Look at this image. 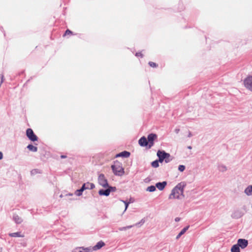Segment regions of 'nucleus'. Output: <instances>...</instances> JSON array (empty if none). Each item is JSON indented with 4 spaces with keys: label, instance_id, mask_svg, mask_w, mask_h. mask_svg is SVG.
<instances>
[{
    "label": "nucleus",
    "instance_id": "24",
    "mask_svg": "<svg viewBox=\"0 0 252 252\" xmlns=\"http://www.w3.org/2000/svg\"><path fill=\"white\" fill-rule=\"evenodd\" d=\"M158 160H156L151 163L152 166L154 168H157L159 166Z\"/></svg>",
    "mask_w": 252,
    "mask_h": 252
},
{
    "label": "nucleus",
    "instance_id": "3",
    "mask_svg": "<svg viewBox=\"0 0 252 252\" xmlns=\"http://www.w3.org/2000/svg\"><path fill=\"white\" fill-rule=\"evenodd\" d=\"M98 183L99 185L106 188L108 187V183L107 179L103 174H100L98 177Z\"/></svg>",
    "mask_w": 252,
    "mask_h": 252
},
{
    "label": "nucleus",
    "instance_id": "8",
    "mask_svg": "<svg viewBox=\"0 0 252 252\" xmlns=\"http://www.w3.org/2000/svg\"><path fill=\"white\" fill-rule=\"evenodd\" d=\"M236 245L241 249H245L248 245V241L244 239H239L238 240L237 244Z\"/></svg>",
    "mask_w": 252,
    "mask_h": 252
},
{
    "label": "nucleus",
    "instance_id": "32",
    "mask_svg": "<svg viewBox=\"0 0 252 252\" xmlns=\"http://www.w3.org/2000/svg\"><path fill=\"white\" fill-rule=\"evenodd\" d=\"M135 56L136 57H143V55L142 54V53L141 52L136 53L135 54Z\"/></svg>",
    "mask_w": 252,
    "mask_h": 252
},
{
    "label": "nucleus",
    "instance_id": "37",
    "mask_svg": "<svg viewBox=\"0 0 252 252\" xmlns=\"http://www.w3.org/2000/svg\"><path fill=\"white\" fill-rule=\"evenodd\" d=\"M3 158V154L2 152H0V160Z\"/></svg>",
    "mask_w": 252,
    "mask_h": 252
},
{
    "label": "nucleus",
    "instance_id": "35",
    "mask_svg": "<svg viewBox=\"0 0 252 252\" xmlns=\"http://www.w3.org/2000/svg\"><path fill=\"white\" fill-rule=\"evenodd\" d=\"M235 214H236V213L232 214V217L233 218H239L241 217L240 216H237L236 215H235Z\"/></svg>",
    "mask_w": 252,
    "mask_h": 252
},
{
    "label": "nucleus",
    "instance_id": "2",
    "mask_svg": "<svg viewBox=\"0 0 252 252\" xmlns=\"http://www.w3.org/2000/svg\"><path fill=\"white\" fill-rule=\"evenodd\" d=\"M111 168L116 176H122L125 173L124 169L122 164L119 162H115L114 164L111 166Z\"/></svg>",
    "mask_w": 252,
    "mask_h": 252
},
{
    "label": "nucleus",
    "instance_id": "13",
    "mask_svg": "<svg viewBox=\"0 0 252 252\" xmlns=\"http://www.w3.org/2000/svg\"><path fill=\"white\" fill-rule=\"evenodd\" d=\"M167 185L166 181L158 182L156 184V187L160 190H163Z\"/></svg>",
    "mask_w": 252,
    "mask_h": 252
},
{
    "label": "nucleus",
    "instance_id": "21",
    "mask_svg": "<svg viewBox=\"0 0 252 252\" xmlns=\"http://www.w3.org/2000/svg\"><path fill=\"white\" fill-rule=\"evenodd\" d=\"M173 159V158L171 156V155L168 153L166 155L165 159L164 160L165 162L167 163L172 161Z\"/></svg>",
    "mask_w": 252,
    "mask_h": 252
},
{
    "label": "nucleus",
    "instance_id": "10",
    "mask_svg": "<svg viewBox=\"0 0 252 252\" xmlns=\"http://www.w3.org/2000/svg\"><path fill=\"white\" fill-rule=\"evenodd\" d=\"M139 144L142 147H145L148 146V142L147 139L145 137H142L138 141Z\"/></svg>",
    "mask_w": 252,
    "mask_h": 252
},
{
    "label": "nucleus",
    "instance_id": "18",
    "mask_svg": "<svg viewBox=\"0 0 252 252\" xmlns=\"http://www.w3.org/2000/svg\"><path fill=\"white\" fill-rule=\"evenodd\" d=\"M110 190L107 189H100L98 191V194L100 195L108 196L110 194Z\"/></svg>",
    "mask_w": 252,
    "mask_h": 252
},
{
    "label": "nucleus",
    "instance_id": "33",
    "mask_svg": "<svg viewBox=\"0 0 252 252\" xmlns=\"http://www.w3.org/2000/svg\"><path fill=\"white\" fill-rule=\"evenodd\" d=\"M119 230L120 231H125V230H126V226L120 227V228H119Z\"/></svg>",
    "mask_w": 252,
    "mask_h": 252
},
{
    "label": "nucleus",
    "instance_id": "7",
    "mask_svg": "<svg viewBox=\"0 0 252 252\" xmlns=\"http://www.w3.org/2000/svg\"><path fill=\"white\" fill-rule=\"evenodd\" d=\"M167 154L164 151L158 150V151L157 155L158 158L159 162L162 163L164 161Z\"/></svg>",
    "mask_w": 252,
    "mask_h": 252
},
{
    "label": "nucleus",
    "instance_id": "31",
    "mask_svg": "<svg viewBox=\"0 0 252 252\" xmlns=\"http://www.w3.org/2000/svg\"><path fill=\"white\" fill-rule=\"evenodd\" d=\"M107 188H108V189L110 190V192L111 191H114L116 189V187H109L108 186V187H107Z\"/></svg>",
    "mask_w": 252,
    "mask_h": 252
},
{
    "label": "nucleus",
    "instance_id": "12",
    "mask_svg": "<svg viewBox=\"0 0 252 252\" xmlns=\"http://www.w3.org/2000/svg\"><path fill=\"white\" fill-rule=\"evenodd\" d=\"M91 248H84L83 247L77 248L74 249L72 252H91Z\"/></svg>",
    "mask_w": 252,
    "mask_h": 252
},
{
    "label": "nucleus",
    "instance_id": "42",
    "mask_svg": "<svg viewBox=\"0 0 252 252\" xmlns=\"http://www.w3.org/2000/svg\"><path fill=\"white\" fill-rule=\"evenodd\" d=\"M188 148L189 149H192V147H191V146H188Z\"/></svg>",
    "mask_w": 252,
    "mask_h": 252
},
{
    "label": "nucleus",
    "instance_id": "4",
    "mask_svg": "<svg viewBox=\"0 0 252 252\" xmlns=\"http://www.w3.org/2000/svg\"><path fill=\"white\" fill-rule=\"evenodd\" d=\"M26 135L29 139L32 141L37 140V137L33 133V130L31 128H28L26 130Z\"/></svg>",
    "mask_w": 252,
    "mask_h": 252
},
{
    "label": "nucleus",
    "instance_id": "41",
    "mask_svg": "<svg viewBox=\"0 0 252 252\" xmlns=\"http://www.w3.org/2000/svg\"><path fill=\"white\" fill-rule=\"evenodd\" d=\"M191 136H192L191 133L190 132H189V134L188 137H191Z\"/></svg>",
    "mask_w": 252,
    "mask_h": 252
},
{
    "label": "nucleus",
    "instance_id": "28",
    "mask_svg": "<svg viewBox=\"0 0 252 252\" xmlns=\"http://www.w3.org/2000/svg\"><path fill=\"white\" fill-rule=\"evenodd\" d=\"M122 201L125 204V211H126L128 206V205L129 204V202H127L126 201H124V200H122Z\"/></svg>",
    "mask_w": 252,
    "mask_h": 252
},
{
    "label": "nucleus",
    "instance_id": "25",
    "mask_svg": "<svg viewBox=\"0 0 252 252\" xmlns=\"http://www.w3.org/2000/svg\"><path fill=\"white\" fill-rule=\"evenodd\" d=\"M156 186H149L148 187L147 189H146V190L147 191H149V192H153V191H155L156 189Z\"/></svg>",
    "mask_w": 252,
    "mask_h": 252
},
{
    "label": "nucleus",
    "instance_id": "34",
    "mask_svg": "<svg viewBox=\"0 0 252 252\" xmlns=\"http://www.w3.org/2000/svg\"><path fill=\"white\" fill-rule=\"evenodd\" d=\"M72 32L71 31H70V30H67L66 31H65V34L64 35H66V34H69L70 33H71Z\"/></svg>",
    "mask_w": 252,
    "mask_h": 252
},
{
    "label": "nucleus",
    "instance_id": "1",
    "mask_svg": "<svg viewBox=\"0 0 252 252\" xmlns=\"http://www.w3.org/2000/svg\"><path fill=\"white\" fill-rule=\"evenodd\" d=\"M187 184L185 182H181L178 183L171 190V192L169 196V199H180L184 198V189Z\"/></svg>",
    "mask_w": 252,
    "mask_h": 252
},
{
    "label": "nucleus",
    "instance_id": "19",
    "mask_svg": "<svg viewBox=\"0 0 252 252\" xmlns=\"http://www.w3.org/2000/svg\"><path fill=\"white\" fill-rule=\"evenodd\" d=\"M189 228V226H187L184 227L176 236V239H179L180 237L187 231Z\"/></svg>",
    "mask_w": 252,
    "mask_h": 252
},
{
    "label": "nucleus",
    "instance_id": "5",
    "mask_svg": "<svg viewBox=\"0 0 252 252\" xmlns=\"http://www.w3.org/2000/svg\"><path fill=\"white\" fill-rule=\"evenodd\" d=\"M157 135L154 133H151L148 135L147 140L148 142V148H151L154 145V141L157 139Z\"/></svg>",
    "mask_w": 252,
    "mask_h": 252
},
{
    "label": "nucleus",
    "instance_id": "39",
    "mask_svg": "<svg viewBox=\"0 0 252 252\" xmlns=\"http://www.w3.org/2000/svg\"><path fill=\"white\" fill-rule=\"evenodd\" d=\"M132 227H133V225H128V226H126V229H127L131 228Z\"/></svg>",
    "mask_w": 252,
    "mask_h": 252
},
{
    "label": "nucleus",
    "instance_id": "38",
    "mask_svg": "<svg viewBox=\"0 0 252 252\" xmlns=\"http://www.w3.org/2000/svg\"><path fill=\"white\" fill-rule=\"evenodd\" d=\"M180 218H178V217L176 218L175 219V220L176 222L180 221Z\"/></svg>",
    "mask_w": 252,
    "mask_h": 252
},
{
    "label": "nucleus",
    "instance_id": "29",
    "mask_svg": "<svg viewBox=\"0 0 252 252\" xmlns=\"http://www.w3.org/2000/svg\"><path fill=\"white\" fill-rule=\"evenodd\" d=\"M145 219H142L138 223H136L135 224V225L137 226V225H138L139 224L142 225V224H143L145 223Z\"/></svg>",
    "mask_w": 252,
    "mask_h": 252
},
{
    "label": "nucleus",
    "instance_id": "6",
    "mask_svg": "<svg viewBox=\"0 0 252 252\" xmlns=\"http://www.w3.org/2000/svg\"><path fill=\"white\" fill-rule=\"evenodd\" d=\"M245 87L252 92V76L247 77L244 81Z\"/></svg>",
    "mask_w": 252,
    "mask_h": 252
},
{
    "label": "nucleus",
    "instance_id": "23",
    "mask_svg": "<svg viewBox=\"0 0 252 252\" xmlns=\"http://www.w3.org/2000/svg\"><path fill=\"white\" fill-rule=\"evenodd\" d=\"M218 168L220 171L222 172H225L227 170L226 167L223 164L220 165L218 167Z\"/></svg>",
    "mask_w": 252,
    "mask_h": 252
},
{
    "label": "nucleus",
    "instance_id": "11",
    "mask_svg": "<svg viewBox=\"0 0 252 252\" xmlns=\"http://www.w3.org/2000/svg\"><path fill=\"white\" fill-rule=\"evenodd\" d=\"M104 245H105V243L103 241H100L98 242V243H97V244L94 246L92 248H91V251H96L97 250H99L100 248H101L102 247H103Z\"/></svg>",
    "mask_w": 252,
    "mask_h": 252
},
{
    "label": "nucleus",
    "instance_id": "15",
    "mask_svg": "<svg viewBox=\"0 0 252 252\" xmlns=\"http://www.w3.org/2000/svg\"><path fill=\"white\" fill-rule=\"evenodd\" d=\"M130 156V153L127 151H123L116 155V157L128 158Z\"/></svg>",
    "mask_w": 252,
    "mask_h": 252
},
{
    "label": "nucleus",
    "instance_id": "22",
    "mask_svg": "<svg viewBox=\"0 0 252 252\" xmlns=\"http://www.w3.org/2000/svg\"><path fill=\"white\" fill-rule=\"evenodd\" d=\"M231 252H240V248L237 245H233L231 249Z\"/></svg>",
    "mask_w": 252,
    "mask_h": 252
},
{
    "label": "nucleus",
    "instance_id": "14",
    "mask_svg": "<svg viewBox=\"0 0 252 252\" xmlns=\"http://www.w3.org/2000/svg\"><path fill=\"white\" fill-rule=\"evenodd\" d=\"M244 192L247 196H252V185H249Z\"/></svg>",
    "mask_w": 252,
    "mask_h": 252
},
{
    "label": "nucleus",
    "instance_id": "9",
    "mask_svg": "<svg viewBox=\"0 0 252 252\" xmlns=\"http://www.w3.org/2000/svg\"><path fill=\"white\" fill-rule=\"evenodd\" d=\"M89 189V187H87V184L85 183L83 185L80 189H77L75 191V194L78 196H80L82 194V192L84 190Z\"/></svg>",
    "mask_w": 252,
    "mask_h": 252
},
{
    "label": "nucleus",
    "instance_id": "27",
    "mask_svg": "<svg viewBox=\"0 0 252 252\" xmlns=\"http://www.w3.org/2000/svg\"><path fill=\"white\" fill-rule=\"evenodd\" d=\"M185 169V166L183 165H180L178 167V170L181 172H183Z\"/></svg>",
    "mask_w": 252,
    "mask_h": 252
},
{
    "label": "nucleus",
    "instance_id": "44",
    "mask_svg": "<svg viewBox=\"0 0 252 252\" xmlns=\"http://www.w3.org/2000/svg\"><path fill=\"white\" fill-rule=\"evenodd\" d=\"M62 158H64L65 157L64 156H62L61 157Z\"/></svg>",
    "mask_w": 252,
    "mask_h": 252
},
{
    "label": "nucleus",
    "instance_id": "20",
    "mask_svg": "<svg viewBox=\"0 0 252 252\" xmlns=\"http://www.w3.org/2000/svg\"><path fill=\"white\" fill-rule=\"evenodd\" d=\"M27 148L31 151L35 152L37 151V148L32 144H30L27 146Z\"/></svg>",
    "mask_w": 252,
    "mask_h": 252
},
{
    "label": "nucleus",
    "instance_id": "36",
    "mask_svg": "<svg viewBox=\"0 0 252 252\" xmlns=\"http://www.w3.org/2000/svg\"><path fill=\"white\" fill-rule=\"evenodd\" d=\"M37 169H34V170H32L31 171L32 174H33L34 173H37Z\"/></svg>",
    "mask_w": 252,
    "mask_h": 252
},
{
    "label": "nucleus",
    "instance_id": "16",
    "mask_svg": "<svg viewBox=\"0 0 252 252\" xmlns=\"http://www.w3.org/2000/svg\"><path fill=\"white\" fill-rule=\"evenodd\" d=\"M9 236L12 237H24L25 236L24 233L20 231L9 233Z\"/></svg>",
    "mask_w": 252,
    "mask_h": 252
},
{
    "label": "nucleus",
    "instance_id": "26",
    "mask_svg": "<svg viewBox=\"0 0 252 252\" xmlns=\"http://www.w3.org/2000/svg\"><path fill=\"white\" fill-rule=\"evenodd\" d=\"M87 187H89V189H92L95 188V186L93 183H87Z\"/></svg>",
    "mask_w": 252,
    "mask_h": 252
},
{
    "label": "nucleus",
    "instance_id": "17",
    "mask_svg": "<svg viewBox=\"0 0 252 252\" xmlns=\"http://www.w3.org/2000/svg\"><path fill=\"white\" fill-rule=\"evenodd\" d=\"M13 219L17 224H20L23 221V219L22 218L16 214H14L13 216Z\"/></svg>",
    "mask_w": 252,
    "mask_h": 252
},
{
    "label": "nucleus",
    "instance_id": "30",
    "mask_svg": "<svg viewBox=\"0 0 252 252\" xmlns=\"http://www.w3.org/2000/svg\"><path fill=\"white\" fill-rule=\"evenodd\" d=\"M149 64L152 67H155L157 66L156 63L152 62H149Z\"/></svg>",
    "mask_w": 252,
    "mask_h": 252
},
{
    "label": "nucleus",
    "instance_id": "43",
    "mask_svg": "<svg viewBox=\"0 0 252 252\" xmlns=\"http://www.w3.org/2000/svg\"><path fill=\"white\" fill-rule=\"evenodd\" d=\"M1 251H2V249H1V248H0V252H1Z\"/></svg>",
    "mask_w": 252,
    "mask_h": 252
},
{
    "label": "nucleus",
    "instance_id": "40",
    "mask_svg": "<svg viewBox=\"0 0 252 252\" xmlns=\"http://www.w3.org/2000/svg\"><path fill=\"white\" fill-rule=\"evenodd\" d=\"M180 131V129L178 128L175 129V131L176 133H178L179 131Z\"/></svg>",
    "mask_w": 252,
    "mask_h": 252
}]
</instances>
